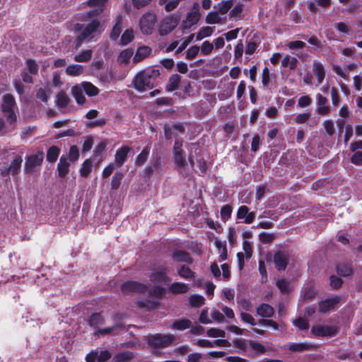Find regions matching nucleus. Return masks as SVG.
Instances as JSON below:
<instances>
[{"mask_svg":"<svg viewBox=\"0 0 362 362\" xmlns=\"http://www.w3.org/2000/svg\"><path fill=\"white\" fill-rule=\"evenodd\" d=\"M158 75L156 70H142L134 77V86L139 91H144L153 86L154 77Z\"/></svg>","mask_w":362,"mask_h":362,"instance_id":"obj_1","label":"nucleus"},{"mask_svg":"<svg viewBox=\"0 0 362 362\" xmlns=\"http://www.w3.org/2000/svg\"><path fill=\"white\" fill-rule=\"evenodd\" d=\"M101 23L98 19H93L87 23L82 32L76 39V49L79 48L86 40H92L101 33Z\"/></svg>","mask_w":362,"mask_h":362,"instance_id":"obj_2","label":"nucleus"},{"mask_svg":"<svg viewBox=\"0 0 362 362\" xmlns=\"http://www.w3.org/2000/svg\"><path fill=\"white\" fill-rule=\"evenodd\" d=\"M157 16L153 11H148L144 13L139 21V27L141 33L145 35H151L156 27Z\"/></svg>","mask_w":362,"mask_h":362,"instance_id":"obj_3","label":"nucleus"},{"mask_svg":"<svg viewBox=\"0 0 362 362\" xmlns=\"http://www.w3.org/2000/svg\"><path fill=\"white\" fill-rule=\"evenodd\" d=\"M15 100L10 94H6L3 98V104L1 106L2 112L6 117L7 122L10 125H13L16 122V115L14 112Z\"/></svg>","mask_w":362,"mask_h":362,"instance_id":"obj_4","label":"nucleus"},{"mask_svg":"<svg viewBox=\"0 0 362 362\" xmlns=\"http://www.w3.org/2000/svg\"><path fill=\"white\" fill-rule=\"evenodd\" d=\"M180 16L173 13L164 17L160 22L158 31L160 35H166L172 32L178 25Z\"/></svg>","mask_w":362,"mask_h":362,"instance_id":"obj_5","label":"nucleus"},{"mask_svg":"<svg viewBox=\"0 0 362 362\" xmlns=\"http://www.w3.org/2000/svg\"><path fill=\"white\" fill-rule=\"evenodd\" d=\"M23 158L21 155H16L9 165H3L0 168V173L2 176H16L21 168Z\"/></svg>","mask_w":362,"mask_h":362,"instance_id":"obj_6","label":"nucleus"},{"mask_svg":"<svg viewBox=\"0 0 362 362\" xmlns=\"http://www.w3.org/2000/svg\"><path fill=\"white\" fill-rule=\"evenodd\" d=\"M200 17L199 6L197 3H194L192 6V11L187 13L182 22V29H189L199 22Z\"/></svg>","mask_w":362,"mask_h":362,"instance_id":"obj_7","label":"nucleus"},{"mask_svg":"<svg viewBox=\"0 0 362 362\" xmlns=\"http://www.w3.org/2000/svg\"><path fill=\"white\" fill-rule=\"evenodd\" d=\"M44 159V153L42 151L27 157L24 170L25 173H33L40 167Z\"/></svg>","mask_w":362,"mask_h":362,"instance_id":"obj_8","label":"nucleus"},{"mask_svg":"<svg viewBox=\"0 0 362 362\" xmlns=\"http://www.w3.org/2000/svg\"><path fill=\"white\" fill-rule=\"evenodd\" d=\"M175 340L173 334H160L151 336L148 339V343L151 346L156 348H165L169 346Z\"/></svg>","mask_w":362,"mask_h":362,"instance_id":"obj_9","label":"nucleus"},{"mask_svg":"<svg viewBox=\"0 0 362 362\" xmlns=\"http://www.w3.org/2000/svg\"><path fill=\"white\" fill-rule=\"evenodd\" d=\"M311 332L315 337H332L338 333V329L332 325H316L312 327Z\"/></svg>","mask_w":362,"mask_h":362,"instance_id":"obj_10","label":"nucleus"},{"mask_svg":"<svg viewBox=\"0 0 362 362\" xmlns=\"http://www.w3.org/2000/svg\"><path fill=\"white\" fill-rule=\"evenodd\" d=\"M182 144L179 141H175L173 147V159L177 168L184 167L186 163V158L185 152L182 148Z\"/></svg>","mask_w":362,"mask_h":362,"instance_id":"obj_11","label":"nucleus"},{"mask_svg":"<svg viewBox=\"0 0 362 362\" xmlns=\"http://www.w3.org/2000/svg\"><path fill=\"white\" fill-rule=\"evenodd\" d=\"M111 358V354L103 350L100 352L98 350H93L87 354L86 357V362H106Z\"/></svg>","mask_w":362,"mask_h":362,"instance_id":"obj_12","label":"nucleus"},{"mask_svg":"<svg viewBox=\"0 0 362 362\" xmlns=\"http://www.w3.org/2000/svg\"><path fill=\"white\" fill-rule=\"evenodd\" d=\"M107 0H88L87 5L89 6H95L96 8L87 13L89 17L98 16L103 13L105 6Z\"/></svg>","mask_w":362,"mask_h":362,"instance_id":"obj_13","label":"nucleus"},{"mask_svg":"<svg viewBox=\"0 0 362 362\" xmlns=\"http://www.w3.org/2000/svg\"><path fill=\"white\" fill-rule=\"evenodd\" d=\"M237 218L243 220L244 223L250 224L254 221L255 213L250 212L248 207L246 206H241L238 209Z\"/></svg>","mask_w":362,"mask_h":362,"instance_id":"obj_14","label":"nucleus"},{"mask_svg":"<svg viewBox=\"0 0 362 362\" xmlns=\"http://www.w3.org/2000/svg\"><path fill=\"white\" fill-rule=\"evenodd\" d=\"M122 291L124 293L132 291L143 292L146 290L145 286L135 281H127L122 284Z\"/></svg>","mask_w":362,"mask_h":362,"instance_id":"obj_15","label":"nucleus"},{"mask_svg":"<svg viewBox=\"0 0 362 362\" xmlns=\"http://www.w3.org/2000/svg\"><path fill=\"white\" fill-rule=\"evenodd\" d=\"M288 255L282 252H278L274 255V263L276 268L281 271L284 270L287 266Z\"/></svg>","mask_w":362,"mask_h":362,"instance_id":"obj_16","label":"nucleus"},{"mask_svg":"<svg viewBox=\"0 0 362 362\" xmlns=\"http://www.w3.org/2000/svg\"><path fill=\"white\" fill-rule=\"evenodd\" d=\"M130 151L131 148L127 146H123L117 150L115 160L118 166H121L125 162Z\"/></svg>","mask_w":362,"mask_h":362,"instance_id":"obj_17","label":"nucleus"},{"mask_svg":"<svg viewBox=\"0 0 362 362\" xmlns=\"http://www.w3.org/2000/svg\"><path fill=\"white\" fill-rule=\"evenodd\" d=\"M331 4V0H309L307 2L308 10L312 13L317 11V7L327 8Z\"/></svg>","mask_w":362,"mask_h":362,"instance_id":"obj_18","label":"nucleus"},{"mask_svg":"<svg viewBox=\"0 0 362 362\" xmlns=\"http://www.w3.org/2000/svg\"><path fill=\"white\" fill-rule=\"evenodd\" d=\"M152 49L148 46H141L133 57V62L137 63L148 57L151 54Z\"/></svg>","mask_w":362,"mask_h":362,"instance_id":"obj_19","label":"nucleus"},{"mask_svg":"<svg viewBox=\"0 0 362 362\" xmlns=\"http://www.w3.org/2000/svg\"><path fill=\"white\" fill-rule=\"evenodd\" d=\"M313 71L314 75L317 77V83L319 84L322 83L325 76V69L323 64L318 61H314Z\"/></svg>","mask_w":362,"mask_h":362,"instance_id":"obj_20","label":"nucleus"},{"mask_svg":"<svg viewBox=\"0 0 362 362\" xmlns=\"http://www.w3.org/2000/svg\"><path fill=\"white\" fill-rule=\"evenodd\" d=\"M339 301V296H334L332 298L321 301L319 303V310L321 313H327L332 309L334 305Z\"/></svg>","mask_w":362,"mask_h":362,"instance_id":"obj_21","label":"nucleus"},{"mask_svg":"<svg viewBox=\"0 0 362 362\" xmlns=\"http://www.w3.org/2000/svg\"><path fill=\"white\" fill-rule=\"evenodd\" d=\"M316 100L317 105V112L322 115H327L329 112V107L327 105V98L321 94H317Z\"/></svg>","mask_w":362,"mask_h":362,"instance_id":"obj_22","label":"nucleus"},{"mask_svg":"<svg viewBox=\"0 0 362 362\" xmlns=\"http://www.w3.org/2000/svg\"><path fill=\"white\" fill-rule=\"evenodd\" d=\"M151 281L155 284H167L170 280L164 272L158 271L151 274Z\"/></svg>","mask_w":362,"mask_h":362,"instance_id":"obj_23","label":"nucleus"},{"mask_svg":"<svg viewBox=\"0 0 362 362\" xmlns=\"http://www.w3.org/2000/svg\"><path fill=\"white\" fill-rule=\"evenodd\" d=\"M69 165L70 163L68 161V158L62 156L57 165V172L59 177H64L68 173Z\"/></svg>","mask_w":362,"mask_h":362,"instance_id":"obj_24","label":"nucleus"},{"mask_svg":"<svg viewBox=\"0 0 362 362\" xmlns=\"http://www.w3.org/2000/svg\"><path fill=\"white\" fill-rule=\"evenodd\" d=\"M274 313V308L266 303H262L257 308V313L262 317H270Z\"/></svg>","mask_w":362,"mask_h":362,"instance_id":"obj_25","label":"nucleus"},{"mask_svg":"<svg viewBox=\"0 0 362 362\" xmlns=\"http://www.w3.org/2000/svg\"><path fill=\"white\" fill-rule=\"evenodd\" d=\"M83 88L81 84L76 85L72 87L71 93L78 104H83L86 101V98L83 94Z\"/></svg>","mask_w":362,"mask_h":362,"instance_id":"obj_26","label":"nucleus"},{"mask_svg":"<svg viewBox=\"0 0 362 362\" xmlns=\"http://www.w3.org/2000/svg\"><path fill=\"white\" fill-rule=\"evenodd\" d=\"M313 347L311 344L307 342L303 343H291L288 344V349L293 352H302L304 351L310 350Z\"/></svg>","mask_w":362,"mask_h":362,"instance_id":"obj_27","label":"nucleus"},{"mask_svg":"<svg viewBox=\"0 0 362 362\" xmlns=\"http://www.w3.org/2000/svg\"><path fill=\"white\" fill-rule=\"evenodd\" d=\"M169 290L173 293H185L189 290L188 286L180 282H174L169 286Z\"/></svg>","mask_w":362,"mask_h":362,"instance_id":"obj_28","label":"nucleus"},{"mask_svg":"<svg viewBox=\"0 0 362 362\" xmlns=\"http://www.w3.org/2000/svg\"><path fill=\"white\" fill-rule=\"evenodd\" d=\"M173 259L174 261L176 262H184L187 263L192 262V259L189 255L187 252L182 250L175 251L173 255Z\"/></svg>","mask_w":362,"mask_h":362,"instance_id":"obj_29","label":"nucleus"},{"mask_svg":"<svg viewBox=\"0 0 362 362\" xmlns=\"http://www.w3.org/2000/svg\"><path fill=\"white\" fill-rule=\"evenodd\" d=\"M81 85L86 93L90 97L95 96L99 93V89L90 82H82Z\"/></svg>","mask_w":362,"mask_h":362,"instance_id":"obj_30","label":"nucleus"},{"mask_svg":"<svg viewBox=\"0 0 362 362\" xmlns=\"http://www.w3.org/2000/svg\"><path fill=\"white\" fill-rule=\"evenodd\" d=\"M134 52L132 49H126L120 52L118 57V62L119 64H127L130 59L133 57Z\"/></svg>","mask_w":362,"mask_h":362,"instance_id":"obj_31","label":"nucleus"},{"mask_svg":"<svg viewBox=\"0 0 362 362\" xmlns=\"http://www.w3.org/2000/svg\"><path fill=\"white\" fill-rule=\"evenodd\" d=\"M180 83V77L178 74L172 75L170 78L168 83L167 85V90L169 91H173L178 88Z\"/></svg>","mask_w":362,"mask_h":362,"instance_id":"obj_32","label":"nucleus"},{"mask_svg":"<svg viewBox=\"0 0 362 362\" xmlns=\"http://www.w3.org/2000/svg\"><path fill=\"white\" fill-rule=\"evenodd\" d=\"M59 152L60 150L58 147L51 146L47 152V160L50 163H54L59 155Z\"/></svg>","mask_w":362,"mask_h":362,"instance_id":"obj_33","label":"nucleus"},{"mask_svg":"<svg viewBox=\"0 0 362 362\" xmlns=\"http://www.w3.org/2000/svg\"><path fill=\"white\" fill-rule=\"evenodd\" d=\"M83 72V67L79 64H73L67 66L66 73L72 76L81 75Z\"/></svg>","mask_w":362,"mask_h":362,"instance_id":"obj_34","label":"nucleus"},{"mask_svg":"<svg viewBox=\"0 0 362 362\" xmlns=\"http://www.w3.org/2000/svg\"><path fill=\"white\" fill-rule=\"evenodd\" d=\"M233 4V0L222 1L216 6L218 12L222 14L226 13Z\"/></svg>","mask_w":362,"mask_h":362,"instance_id":"obj_35","label":"nucleus"},{"mask_svg":"<svg viewBox=\"0 0 362 362\" xmlns=\"http://www.w3.org/2000/svg\"><path fill=\"white\" fill-rule=\"evenodd\" d=\"M191 322L189 320L182 319L174 322L171 327L177 330H184L189 328Z\"/></svg>","mask_w":362,"mask_h":362,"instance_id":"obj_36","label":"nucleus"},{"mask_svg":"<svg viewBox=\"0 0 362 362\" xmlns=\"http://www.w3.org/2000/svg\"><path fill=\"white\" fill-rule=\"evenodd\" d=\"M160 5L163 6L166 11L170 12L177 6V0H158Z\"/></svg>","mask_w":362,"mask_h":362,"instance_id":"obj_37","label":"nucleus"},{"mask_svg":"<svg viewBox=\"0 0 362 362\" xmlns=\"http://www.w3.org/2000/svg\"><path fill=\"white\" fill-rule=\"evenodd\" d=\"M206 22L209 24H218L221 23V18L218 12H210L206 17Z\"/></svg>","mask_w":362,"mask_h":362,"instance_id":"obj_38","label":"nucleus"},{"mask_svg":"<svg viewBox=\"0 0 362 362\" xmlns=\"http://www.w3.org/2000/svg\"><path fill=\"white\" fill-rule=\"evenodd\" d=\"M315 290L313 286H307L303 288L301 293V296L305 300H310L315 296Z\"/></svg>","mask_w":362,"mask_h":362,"instance_id":"obj_39","label":"nucleus"},{"mask_svg":"<svg viewBox=\"0 0 362 362\" xmlns=\"http://www.w3.org/2000/svg\"><path fill=\"white\" fill-rule=\"evenodd\" d=\"M92 56L90 49L83 51L74 57V60L78 62H85L90 60Z\"/></svg>","mask_w":362,"mask_h":362,"instance_id":"obj_40","label":"nucleus"},{"mask_svg":"<svg viewBox=\"0 0 362 362\" xmlns=\"http://www.w3.org/2000/svg\"><path fill=\"white\" fill-rule=\"evenodd\" d=\"M194 37V34H191L189 36L182 38L180 41H179V45L176 50V53H180L182 50H184L187 46L192 41Z\"/></svg>","mask_w":362,"mask_h":362,"instance_id":"obj_41","label":"nucleus"},{"mask_svg":"<svg viewBox=\"0 0 362 362\" xmlns=\"http://www.w3.org/2000/svg\"><path fill=\"white\" fill-rule=\"evenodd\" d=\"M104 319L99 313H95L90 317L89 325L91 327H97L103 323Z\"/></svg>","mask_w":362,"mask_h":362,"instance_id":"obj_42","label":"nucleus"},{"mask_svg":"<svg viewBox=\"0 0 362 362\" xmlns=\"http://www.w3.org/2000/svg\"><path fill=\"white\" fill-rule=\"evenodd\" d=\"M214 29L209 26L202 28L197 34V40H201L205 37H209L213 34Z\"/></svg>","mask_w":362,"mask_h":362,"instance_id":"obj_43","label":"nucleus"},{"mask_svg":"<svg viewBox=\"0 0 362 362\" xmlns=\"http://www.w3.org/2000/svg\"><path fill=\"white\" fill-rule=\"evenodd\" d=\"M283 66H288L291 69H294L297 65V59L289 55H286L281 62Z\"/></svg>","mask_w":362,"mask_h":362,"instance_id":"obj_44","label":"nucleus"},{"mask_svg":"<svg viewBox=\"0 0 362 362\" xmlns=\"http://www.w3.org/2000/svg\"><path fill=\"white\" fill-rule=\"evenodd\" d=\"M51 91L49 88H40L36 94V96L38 99H40L42 102H47L48 99V96L50 95Z\"/></svg>","mask_w":362,"mask_h":362,"instance_id":"obj_45","label":"nucleus"},{"mask_svg":"<svg viewBox=\"0 0 362 362\" xmlns=\"http://www.w3.org/2000/svg\"><path fill=\"white\" fill-rule=\"evenodd\" d=\"M337 272L340 276H348L351 274L352 269L348 264H343L337 266Z\"/></svg>","mask_w":362,"mask_h":362,"instance_id":"obj_46","label":"nucleus"},{"mask_svg":"<svg viewBox=\"0 0 362 362\" xmlns=\"http://www.w3.org/2000/svg\"><path fill=\"white\" fill-rule=\"evenodd\" d=\"M332 71L338 76L346 78L349 76V73L346 67L334 64L332 67Z\"/></svg>","mask_w":362,"mask_h":362,"instance_id":"obj_47","label":"nucleus"},{"mask_svg":"<svg viewBox=\"0 0 362 362\" xmlns=\"http://www.w3.org/2000/svg\"><path fill=\"white\" fill-rule=\"evenodd\" d=\"M180 276L184 279H191L194 276V272L186 266H182L177 271Z\"/></svg>","mask_w":362,"mask_h":362,"instance_id":"obj_48","label":"nucleus"},{"mask_svg":"<svg viewBox=\"0 0 362 362\" xmlns=\"http://www.w3.org/2000/svg\"><path fill=\"white\" fill-rule=\"evenodd\" d=\"M92 170V162L90 159H86L81 168L80 173L83 177H87Z\"/></svg>","mask_w":362,"mask_h":362,"instance_id":"obj_49","label":"nucleus"},{"mask_svg":"<svg viewBox=\"0 0 362 362\" xmlns=\"http://www.w3.org/2000/svg\"><path fill=\"white\" fill-rule=\"evenodd\" d=\"M123 178V174L121 172H116L111 180V187L113 189H117L121 183Z\"/></svg>","mask_w":362,"mask_h":362,"instance_id":"obj_50","label":"nucleus"},{"mask_svg":"<svg viewBox=\"0 0 362 362\" xmlns=\"http://www.w3.org/2000/svg\"><path fill=\"white\" fill-rule=\"evenodd\" d=\"M276 286L281 292L287 293L291 289V286L286 280L281 279L276 281Z\"/></svg>","mask_w":362,"mask_h":362,"instance_id":"obj_51","label":"nucleus"},{"mask_svg":"<svg viewBox=\"0 0 362 362\" xmlns=\"http://www.w3.org/2000/svg\"><path fill=\"white\" fill-rule=\"evenodd\" d=\"M134 31L132 30H127L121 37V44L127 45L134 39Z\"/></svg>","mask_w":362,"mask_h":362,"instance_id":"obj_52","label":"nucleus"},{"mask_svg":"<svg viewBox=\"0 0 362 362\" xmlns=\"http://www.w3.org/2000/svg\"><path fill=\"white\" fill-rule=\"evenodd\" d=\"M189 302L192 306L200 307L204 303V298L200 295H192L189 298Z\"/></svg>","mask_w":362,"mask_h":362,"instance_id":"obj_53","label":"nucleus"},{"mask_svg":"<svg viewBox=\"0 0 362 362\" xmlns=\"http://www.w3.org/2000/svg\"><path fill=\"white\" fill-rule=\"evenodd\" d=\"M199 51H201L203 55H209L212 52L214 49V45L209 41L206 40L202 44V46L199 47Z\"/></svg>","mask_w":362,"mask_h":362,"instance_id":"obj_54","label":"nucleus"},{"mask_svg":"<svg viewBox=\"0 0 362 362\" xmlns=\"http://www.w3.org/2000/svg\"><path fill=\"white\" fill-rule=\"evenodd\" d=\"M122 31V21L121 18L119 17L117 19V23L114 25L112 33H111V37L113 40H116Z\"/></svg>","mask_w":362,"mask_h":362,"instance_id":"obj_55","label":"nucleus"},{"mask_svg":"<svg viewBox=\"0 0 362 362\" xmlns=\"http://www.w3.org/2000/svg\"><path fill=\"white\" fill-rule=\"evenodd\" d=\"M259 241L263 244H267L272 242L274 239L273 233L262 232L259 234Z\"/></svg>","mask_w":362,"mask_h":362,"instance_id":"obj_56","label":"nucleus"},{"mask_svg":"<svg viewBox=\"0 0 362 362\" xmlns=\"http://www.w3.org/2000/svg\"><path fill=\"white\" fill-rule=\"evenodd\" d=\"M207 335L210 337H224L226 335V332L224 330L217 329V328H210L206 332Z\"/></svg>","mask_w":362,"mask_h":362,"instance_id":"obj_57","label":"nucleus"},{"mask_svg":"<svg viewBox=\"0 0 362 362\" xmlns=\"http://www.w3.org/2000/svg\"><path fill=\"white\" fill-rule=\"evenodd\" d=\"M69 98L65 93L60 92L57 95V103L58 106L61 107H65L69 103Z\"/></svg>","mask_w":362,"mask_h":362,"instance_id":"obj_58","label":"nucleus"},{"mask_svg":"<svg viewBox=\"0 0 362 362\" xmlns=\"http://www.w3.org/2000/svg\"><path fill=\"white\" fill-rule=\"evenodd\" d=\"M149 153V151L148 148H145L142 150V151L138 155L136 160V165H141L146 160L148 156Z\"/></svg>","mask_w":362,"mask_h":362,"instance_id":"obj_59","label":"nucleus"},{"mask_svg":"<svg viewBox=\"0 0 362 362\" xmlns=\"http://www.w3.org/2000/svg\"><path fill=\"white\" fill-rule=\"evenodd\" d=\"M26 69L30 74H36L38 71V66L35 61L28 59L26 62Z\"/></svg>","mask_w":362,"mask_h":362,"instance_id":"obj_60","label":"nucleus"},{"mask_svg":"<svg viewBox=\"0 0 362 362\" xmlns=\"http://www.w3.org/2000/svg\"><path fill=\"white\" fill-rule=\"evenodd\" d=\"M199 50V47L197 45L190 47L186 52V59L190 60L195 58Z\"/></svg>","mask_w":362,"mask_h":362,"instance_id":"obj_61","label":"nucleus"},{"mask_svg":"<svg viewBox=\"0 0 362 362\" xmlns=\"http://www.w3.org/2000/svg\"><path fill=\"white\" fill-rule=\"evenodd\" d=\"M243 254L246 259H250L252 255V247L250 242L245 240L243 243Z\"/></svg>","mask_w":362,"mask_h":362,"instance_id":"obj_62","label":"nucleus"},{"mask_svg":"<svg viewBox=\"0 0 362 362\" xmlns=\"http://www.w3.org/2000/svg\"><path fill=\"white\" fill-rule=\"evenodd\" d=\"M293 323L295 326L301 330L308 329L309 327L308 322L301 317L295 320Z\"/></svg>","mask_w":362,"mask_h":362,"instance_id":"obj_63","label":"nucleus"},{"mask_svg":"<svg viewBox=\"0 0 362 362\" xmlns=\"http://www.w3.org/2000/svg\"><path fill=\"white\" fill-rule=\"evenodd\" d=\"M250 341H247L243 339H238L233 341V344L235 347L238 348L242 351H245L247 349Z\"/></svg>","mask_w":362,"mask_h":362,"instance_id":"obj_64","label":"nucleus"}]
</instances>
